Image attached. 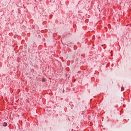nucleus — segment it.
<instances>
[{"label":"nucleus","mask_w":131,"mask_h":131,"mask_svg":"<svg viewBox=\"0 0 131 131\" xmlns=\"http://www.w3.org/2000/svg\"><path fill=\"white\" fill-rule=\"evenodd\" d=\"M7 123H4L3 124L4 126H7Z\"/></svg>","instance_id":"2"},{"label":"nucleus","mask_w":131,"mask_h":131,"mask_svg":"<svg viewBox=\"0 0 131 131\" xmlns=\"http://www.w3.org/2000/svg\"><path fill=\"white\" fill-rule=\"evenodd\" d=\"M121 91V92H123L124 91V88H123V87H122Z\"/></svg>","instance_id":"1"}]
</instances>
